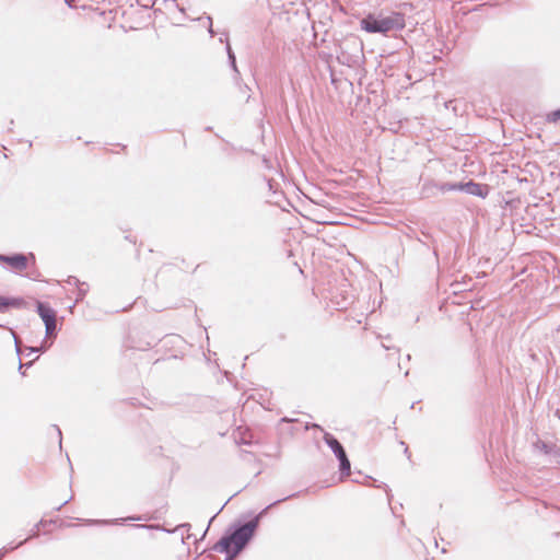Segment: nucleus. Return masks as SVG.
Segmentation results:
<instances>
[{
	"mask_svg": "<svg viewBox=\"0 0 560 560\" xmlns=\"http://www.w3.org/2000/svg\"><path fill=\"white\" fill-rule=\"evenodd\" d=\"M70 8H75V0H65Z\"/></svg>",
	"mask_w": 560,
	"mask_h": 560,
	"instance_id": "25",
	"label": "nucleus"
},
{
	"mask_svg": "<svg viewBox=\"0 0 560 560\" xmlns=\"http://www.w3.org/2000/svg\"><path fill=\"white\" fill-rule=\"evenodd\" d=\"M363 45L357 37L348 38L340 46V55L338 60L342 65L349 67L357 65L362 56Z\"/></svg>",
	"mask_w": 560,
	"mask_h": 560,
	"instance_id": "3",
	"label": "nucleus"
},
{
	"mask_svg": "<svg viewBox=\"0 0 560 560\" xmlns=\"http://www.w3.org/2000/svg\"><path fill=\"white\" fill-rule=\"evenodd\" d=\"M540 450H541L544 453H546V454H551V455H552V453L555 452V448H553L551 445H549V444H547V443H545V442H541V444H540Z\"/></svg>",
	"mask_w": 560,
	"mask_h": 560,
	"instance_id": "20",
	"label": "nucleus"
},
{
	"mask_svg": "<svg viewBox=\"0 0 560 560\" xmlns=\"http://www.w3.org/2000/svg\"><path fill=\"white\" fill-rule=\"evenodd\" d=\"M190 537H191V535H190V534H188V535L186 536V538H185V537H182V541L185 544V542H186V539H189Z\"/></svg>",
	"mask_w": 560,
	"mask_h": 560,
	"instance_id": "31",
	"label": "nucleus"
},
{
	"mask_svg": "<svg viewBox=\"0 0 560 560\" xmlns=\"http://www.w3.org/2000/svg\"><path fill=\"white\" fill-rule=\"evenodd\" d=\"M460 183H438L436 189L441 192L459 190Z\"/></svg>",
	"mask_w": 560,
	"mask_h": 560,
	"instance_id": "13",
	"label": "nucleus"
},
{
	"mask_svg": "<svg viewBox=\"0 0 560 560\" xmlns=\"http://www.w3.org/2000/svg\"><path fill=\"white\" fill-rule=\"evenodd\" d=\"M207 530H208V528L203 532V535L201 538H203L207 535Z\"/></svg>",
	"mask_w": 560,
	"mask_h": 560,
	"instance_id": "37",
	"label": "nucleus"
},
{
	"mask_svg": "<svg viewBox=\"0 0 560 560\" xmlns=\"http://www.w3.org/2000/svg\"><path fill=\"white\" fill-rule=\"evenodd\" d=\"M421 234H422V236H425L427 238L431 240L432 254L434 256L435 264L439 265V250H438V246L435 244V240L432 237V235L429 232L422 231ZM428 248H430V246Z\"/></svg>",
	"mask_w": 560,
	"mask_h": 560,
	"instance_id": "16",
	"label": "nucleus"
},
{
	"mask_svg": "<svg viewBox=\"0 0 560 560\" xmlns=\"http://www.w3.org/2000/svg\"><path fill=\"white\" fill-rule=\"evenodd\" d=\"M71 499H72V498H70L69 500H66L65 502H62V503H61V504H60L56 510H57V511L61 510V508H62L63 505H66V504H67Z\"/></svg>",
	"mask_w": 560,
	"mask_h": 560,
	"instance_id": "28",
	"label": "nucleus"
},
{
	"mask_svg": "<svg viewBox=\"0 0 560 560\" xmlns=\"http://www.w3.org/2000/svg\"><path fill=\"white\" fill-rule=\"evenodd\" d=\"M0 327H2V325L0 324Z\"/></svg>",
	"mask_w": 560,
	"mask_h": 560,
	"instance_id": "39",
	"label": "nucleus"
},
{
	"mask_svg": "<svg viewBox=\"0 0 560 560\" xmlns=\"http://www.w3.org/2000/svg\"><path fill=\"white\" fill-rule=\"evenodd\" d=\"M547 121L548 122H559L560 121V108L556 109V110H552L550 112L548 115H547Z\"/></svg>",
	"mask_w": 560,
	"mask_h": 560,
	"instance_id": "19",
	"label": "nucleus"
},
{
	"mask_svg": "<svg viewBox=\"0 0 560 560\" xmlns=\"http://www.w3.org/2000/svg\"><path fill=\"white\" fill-rule=\"evenodd\" d=\"M81 281L74 277V276H69L67 279H66V283L69 284V285H74L77 287Z\"/></svg>",
	"mask_w": 560,
	"mask_h": 560,
	"instance_id": "21",
	"label": "nucleus"
},
{
	"mask_svg": "<svg viewBox=\"0 0 560 560\" xmlns=\"http://www.w3.org/2000/svg\"><path fill=\"white\" fill-rule=\"evenodd\" d=\"M460 191H465L468 195L486 198L489 195V186L487 184L476 183L469 180L467 183H460Z\"/></svg>",
	"mask_w": 560,
	"mask_h": 560,
	"instance_id": "6",
	"label": "nucleus"
},
{
	"mask_svg": "<svg viewBox=\"0 0 560 560\" xmlns=\"http://www.w3.org/2000/svg\"><path fill=\"white\" fill-rule=\"evenodd\" d=\"M418 241H419V243H421L422 245H424V246L427 245V243H425V242H423V240L418 238Z\"/></svg>",
	"mask_w": 560,
	"mask_h": 560,
	"instance_id": "33",
	"label": "nucleus"
},
{
	"mask_svg": "<svg viewBox=\"0 0 560 560\" xmlns=\"http://www.w3.org/2000/svg\"><path fill=\"white\" fill-rule=\"evenodd\" d=\"M36 308L44 324L57 319L56 311L51 308L47 303L37 301Z\"/></svg>",
	"mask_w": 560,
	"mask_h": 560,
	"instance_id": "7",
	"label": "nucleus"
},
{
	"mask_svg": "<svg viewBox=\"0 0 560 560\" xmlns=\"http://www.w3.org/2000/svg\"><path fill=\"white\" fill-rule=\"evenodd\" d=\"M552 456L555 457L553 463L560 465V450H555Z\"/></svg>",
	"mask_w": 560,
	"mask_h": 560,
	"instance_id": "23",
	"label": "nucleus"
},
{
	"mask_svg": "<svg viewBox=\"0 0 560 560\" xmlns=\"http://www.w3.org/2000/svg\"><path fill=\"white\" fill-rule=\"evenodd\" d=\"M128 520L140 521V520H142V517L141 516H131Z\"/></svg>",
	"mask_w": 560,
	"mask_h": 560,
	"instance_id": "29",
	"label": "nucleus"
},
{
	"mask_svg": "<svg viewBox=\"0 0 560 560\" xmlns=\"http://www.w3.org/2000/svg\"><path fill=\"white\" fill-rule=\"evenodd\" d=\"M46 337L55 336L57 334V319L45 323Z\"/></svg>",
	"mask_w": 560,
	"mask_h": 560,
	"instance_id": "18",
	"label": "nucleus"
},
{
	"mask_svg": "<svg viewBox=\"0 0 560 560\" xmlns=\"http://www.w3.org/2000/svg\"><path fill=\"white\" fill-rule=\"evenodd\" d=\"M300 492H296V493H292L288 497H284L282 499H279V500H276L275 502L270 503L268 506H266L262 511H260L253 520H257V527L259 526V522L261 520V517L264 515H266L267 511L273 506H276L277 504L281 503V502H284L291 498H295L299 495Z\"/></svg>",
	"mask_w": 560,
	"mask_h": 560,
	"instance_id": "10",
	"label": "nucleus"
},
{
	"mask_svg": "<svg viewBox=\"0 0 560 560\" xmlns=\"http://www.w3.org/2000/svg\"><path fill=\"white\" fill-rule=\"evenodd\" d=\"M50 523H52V521H45V520H40L38 523H36L33 526V528L31 529L30 535L23 540L24 544L32 538L38 537L40 527H45L47 524H50Z\"/></svg>",
	"mask_w": 560,
	"mask_h": 560,
	"instance_id": "12",
	"label": "nucleus"
},
{
	"mask_svg": "<svg viewBox=\"0 0 560 560\" xmlns=\"http://www.w3.org/2000/svg\"><path fill=\"white\" fill-rule=\"evenodd\" d=\"M405 455H407L408 458L410 457L409 448L407 446L405 447Z\"/></svg>",
	"mask_w": 560,
	"mask_h": 560,
	"instance_id": "32",
	"label": "nucleus"
},
{
	"mask_svg": "<svg viewBox=\"0 0 560 560\" xmlns=\"http://www.w3.org/2000/svg\"><path fill=\"white\" fill-rule=\"evenodd\" d=\"M24 545V541H20L19 544L16 545H8V546H4L0 549V560H2L9 552L18 549L19 547L23 546Z\"/></svg>",
	"mask_w": 560,
	"mask_h": 560,
	"instance_id": "17",
	"label": "nucleus"
},
{
	"mask_svg": "<svg viewBox=\"0 0 560 560\" xmlns=\"http://www.w3.org/2000/svg\"><path fill=\"white\" fill-rule=\"evenodd\" d=\"M183 528H185V529L189 530V529H190V524H189V523L180 524V525H178V526L175 528V530H179V529H183Z\"/></svg>",
	"mask_w": 560,
	"mask_h": 560,
	"instance_id": "24",
	"label": "nucleus"
},
{
	"mask_svg": "<svg viewBox=\"0 0 560 560\" xmlns=\"http://www.w3.org/2000/svg\"><path fill=\"white\" fill-rule=\"evenodd\" d=\"M268 186H269L270 189H272V185H271L270 180H268Z\"/></svg>",
	"mask_w": 560,
	"mask_h": 560,
	"instance_id": "35",
	"label": "nucleus"
},
{
	"mask_svg": "<svg viewBox=\"0 0 560 560\" xmlns=\"http://www.w3.org/2000/svg\"><path fill=\"white\" fill-rule=\"evenodd\" d=\"M10 331H11V334H12L13 338H14V343H15L16 352H18V354H20V352H21V349H20V340H19V338H18L16 334H15L12 329H10Z\"/></svg>",
	"mask_w": 560,
	"mask_h": 560,
	"instance_id": "22",
	"label": "nucleus"
},
{
	"mask_svg": "<svg viewBox=\"0 0 560 560\" xmlns=\"http://www.w3.org/2000/svg\"><path fill=\"white\" fill-rule=\"evenodd\" d=\"M257 530V520L231 525L211 550L225 553V560H233L252 540Z\"/></svg>",
	"mask_w": 560,
	"mask_h": 560,
	"instance_id": "1",
	"label": "nucleus"
},
{
	"mask_svg": "<svg viewBox=\"0 0 560 560\" xmlns=\"http://www.w3.org/2000/svg\"><path fill=\"white\" fill-rule=\"evenodd\" d=\"M209 33L211 34V36L213 35V30H212L211 25H210V28H209Z\"/></svg>",
	"mask_w": 560,
	"mask_h": 560,
	"instance_id": "34",
	"label": "nucleus"
},
{
	"mask_svg": "<svg viewBox=\"0 0 560 560\" xmlns=\"http://www.w3.org/2000/svg\"><path fill=\"white\" fill-rule=\"evenodd\" d=\"M361 27L368 33L400 31L405 27V14L400 12H392L389 15L381 18L368 15L361 20Z\"/></svg>",
	"mask_w": 560,
	"mask_h": 560,
	"instance_id": "2",
	"label": "nucleus"
},
{
	"mask_svg": "<svg viewBox=\"0 0 560 560\" xmlns=\"http://www.w3.org/2000/svg\"><path fill=\"white\" fill-rule=\"evenodd\" d=\"M324 441L339 460V470L341 476H349L351 465L341 443L328 432H325Z\"/></svg>",
	"mask_w": 560,
	"mask_h": 560,
	"instance_id": "4",
	"label": "nucleus"
},
{
	"mask_svg": "<svg viewBox=\"0 0 560 560\" xmlns=\"http://www.w3.org/2000/svg\"><path fill=\"white\" fill-rule=\"evenodd\" d=\"M27 349L30 350V352H38V351H40L42 348L30 347Z\"/></svg>",
	"mask_w": 560,
	"mask_h": 560,
	"instance_id": "27",
	"label": "nucleus"
},
{
	"mask_svg": "<svg viewBox=\"0 0 560 560\" xmlns=\"http://www.w3.org/2000/svg\"><path fill=\"white\" fill-rule=\"evenodd\" d=\"M26 302L22 298L0 296V312H5L9 307L22 308Z\"/></svg>",
	"mask_w": 560,
	"mask_h": 560,
	"instance_id": "8",
	"label": "nucleus"
},
{
	"mask_svg": "<svg viewBox=\"0 0 560 560\" xmlns=\"http://www.w3.org/2000/svg\"><path fill=\"white\" fill-rule=\"evenodd\" d=\"M83 525H113L117 524L118 520H81Z\"/></svg>",
	"mask_w": 560,
	"mask_h": 560,
	"instance_id": "14",
	"label": "nucleus"
},
{
	"mask_svg": "<svg viewBox=\"0 0 560 560\" xmlns=\"http://www.w3.org/2000/svg\"><path fill=\"white\" fill-rule=\"evenodd\" d=\"M226 52H228V58H229V63H230V67L233 69V71L235 73H240L238 72V69H237V66H236V57L232 50V47L229 43H226Z\"/></svg>",
	"mask_w": 560,
	"mask_h": 560,
	"instance_id": "15",
	"label": "nucleus"
},
{
	"mask_svg": "<svg viewBox=\"0 0 560 560\" xmlns=\"http://www.w3.org/2000/svg\"><path fill=\"white\" fill-rule=\"evenodd\" d=\"M558 331H560V324L558 325V328H557Z\"/></svg>",
	"mask_w": 560,
	"mask_h": 560,
	"instance_id": "38",
	"label": "nucleus"
},
{
	"mask_svg": "<svg viewBox=\"0 0 560 560\" xmlns=\"http://www.w3.org/2000/svg\"><path fill=\"white\" fill-rule=\"evenodd\" d=\"M35 261V255L30 253L28 255L16 253L12 255L0 254V262L7 264L12 271L22 273L28 267V260Z\"/></svg>",
	"mask_w": 560,
	"mask_h": 560,
	"instance_id": "5",
	"label": "nucleus"
},
{
	"mask_svg": "<svg viewBox=\"0 0 560 560\" xmlns=\"http://www.w3.org/2000/svg\"><path fill=\"white\" fill-rule=\"evenodd\" d=\"M89 289H90V287H89V284L86 282H80L77 285V296H75L74 303L69 307L71 313L73 312L74 306L79 302L83 301V299L85 298V295L89 292Z\"/></svg>",
	"mask_w": 560,
	"mask_h": 560,
	"instance_id": "9",
	"label": "nucleus"
},
{
	"mask_svg": "<svg viewBox=\"0 0 560 560\" xmlns=\"http://www.w3.org/2000/svg\"><path fill=\"white\" fill-rule=\"evenodd\" d=\"M438 187V182H434V180H425L423 184H422V187H421V194L424 196V197H431L435 194V190Z\"/></svg>",
	"mask_w": 560,
	"mask_h": 560,
	"instance_id": "11",
	"label": "nucleus"
},
{
	"mask_svg": "<svg viewBox=\"0 0 560 560\" xmlns=\"http://www.w3.org/2000/svg\"><path fill=\"white\" fill-rule=\"evenodd\" d=\"M22 368H23V364H22V362L20 361V365H19L20 371L22 370Z\"/></svg>",
	"mask_w": 560,
	"mask_h": 560,
	"instance_id": "36",
	"label": "nucleus"
},
{
	"mask_svg": "<svg viewBox=\"0 0 560 560\" xmlns=\"http://www.w3.org/2000/svg\"><path fill=\"white\" fill-rule=\"evenodd\" d=\"M56 430H57L58 438H59V445L61 446V431L58 427H56Z\"/></svg>",
	"mask_w": 560,
	"mask_h": 560,
	"instance_id": "26",
	"label": "nucleus"
},
{
	"mask_svg": "<svg viewBox=\"0 0 560 560\" xmlns=\"http://www.w3.org/2000/svg\"><path fill=\"white\" fill-rule=\"evenodd\" d=\"M28 278L36 280V279H37V276H36L35 273H33V272H32V273H30V275H28Z\"/></svg>",
	"mask_w": 560,
	"mask_h": 560,
	"instance_id": "30",
	"label": "nucleus"
}]
</instances>
